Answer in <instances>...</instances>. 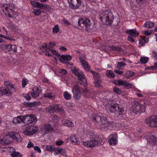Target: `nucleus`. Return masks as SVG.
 <instances>
[{"mask_svg": "<svg viewBox=\"0 0 157 157\" xmlns=\"http://www.w3.org/2000/svg\"><path fill=\"white\" fill-rule=\"evenodd\" d=\"M95 125L98 128H105L110 127L114 123L113 121H107L106 117L98 114L93 115L92 118Z\"/></svg>", "mask_w": 157, "mask_h": 157, "instance_id": "nucleus-1", "label": "nucleus"}, {"mask_svg": "<svg viewBox=\"0 0 157 157\" xmlns=\"http://www.w3.org/2000/svg\"><path fill=\"white\" fill-rule=\"evenodd\" d=\"M98 16L102 23H105L109 25H111L113 23L114 17L110 10L100 11L98 12Z\"/></svg>", "mask_w": 157, "mask_h": 157, "instance_id": "nucleus-2", "label": "nucleus"}, {"mask_svg": "<svg viewBox=\"0 0 157 157\" xmlns=\"http://www.w3.org/2000/svg\"><path fill=\"white\" fill-rule=\"evenodd\" d=\"M91 140L83 142V145L87 147H93L97 145L99 143L100 144H102V138L99 135L96 134L94 133H91L90 135Z\"/></svg>", "mask_w": 157, "mask_h": 157, "instance_id": "nucleus-3", "label": "nucleus"}, {"mask_svg": "<svg viewBox=\"0 0 157 157\" xmlns=\"http://www.w3.org/2000/svg\"><path fill=\"white\" fill-rule=\"evenodd\" d=\"M1 8L3 13L9 18L14 17L15 12L14 11L15 8L13 5L11 4L3 5Z\"/></svg>", "mask_w": 157, "mask_h": 157, "instance_id": "nucleus-4", "label": "nucleus"}, {"mask_svg": "<svg viewBox=\"0 0 157 157\" xmlns=\"http://www.w3.org/2000/svg\"><path fill=\"white\" fill-rule=\"evenodd\" d=\"M0 48L5 52L9 54H13L17 51V47L15 45L1 44Z\"/></svg>", "mask_w": 157, "mask_h": 157, "instance_id": "nucleus-5", "label": "nucleus"}, {"mask_svg": "<svg viewBox=\"0 0 157 157\" xmlns=\"http://www.w3.org/2000/svg\"><path fill=\"white\" fill-rule=\"evenodd\" d=\"M132 110L134 112L140 113H143L145 110V106L138 101H134L132 105Z\"/></svg>", "mask_w": 157, "mask_h": 157, "instance_id": "nucleus-6", "label": "nucleus"}, {"mask_svg": "<svg viewBox=\"0 0 157 157\" xmlns=\"http://www.w3.org/2000/svg\"><path fill=\"white\" fill-rule=\"evenodd\" d=\"M78 23L79 26L84 28L87 31L90 28L91 23L90 20L86 18H79Z\"/></svg>", "mask_w": 157, "mask_h": 157, "instance_id": "nucleus-7", "label": "nucleus"}, {"mask_svg": "<svg viewBox=\"0 0 157 157\" xmlns=\"http://www.w3.org/2000/svg\"><path fill=\"white\" fill-rule=\"evenodd\" d=\"M146 124L153 127H157V116H152L147 117L145 120Z\"/></svg>", "mask_w": 157, "mask_h": 157, "instance_id": "nucleus-8", "label": "nucleus"}, {"mask_svg": "<svg viewBox=\"0 0 157 157\" xmlns=\"http://www.w3.org/2000/svg\"><path fill=\"white\" fill-rule=\"evenodd\" d=\"M38 130L37 127L29 125L24 130L23 133L25 135L31 136L34 134Z\"/></svg>", "mask_w": 157, "mask_h": 157, "instance_id": "nucleus-9", "label": "nucleus"}, {"mask_svg": "<svg viewBox=\"0 0 157 157\" xmlns=\"http://www.w3.org/2000/svg\"><path fill=\"white\" fill-rule=\"evenodd\" d=\"M24 122L27 124H35L37 121L36 116L34 114L26 116L24 117Z\"/></svg>", "mask_w": 157, "mask_h": 157, "instance_id": "nucleus-10", "label": "nucleus"}, {"mask_svg": "<svg viewBox=\"0 0 157 157\" xmlns=\"http://www.w3.org/2000/svg\"><path fill=\"white\" fill-rule=\"evenodd\" d=\"M69 6L72 9H77L79 8L82 3V0H67Z\"/></svg>", "mask_w": 157, "mask_h": 157, "instance_id": "nucleus-11", "label": "nucleus"}, {"mask_svg": "<svg viewBox=\"0 0 157 157\" xmlns=\"http://www.w3.org/2000/svg\"><path fill=\"white\" fill-rule=\"evenodd\" d=\"M115 85L118 86H124L128 89L131 88L132 87V85L128 82L125 81H122L120 80H117L113 82Z\"/></svg>", "mask_w": 157, "mask_h": 157, "instance_id": "nucleus-12", "label": "nucleus"}, {"mask_svg": "<svg viewBox=\"0 0 157 157\" xmlns=\"http://www.w3.org/2000/svg\"><path fill=\"white\" fill-rule=\"evenodd\" d=\"M62 109L60 107V105H56L48 106L46 109V111L47 112L52 113L54 112H58L61 110Z\"/></svg>", "mask_w": 157, "mask_h": 157, "instance_id": "nucleus-13", "label": "nucleus"}, {"mask_svg": "<svg viewBox=\"0 0 157 157\" xmlns=\"http://www.w3.org/2000/svg\"><path fill=\"white\" fill-rule=\"evenodd\" d=\"M7 134L10 138H12L18 142H21L22 140V138L21 137L18 133L17 132H8Z\"/></svg>", "mask_w": 157, "mask_h": 157, "instance_id": "nucleus-14", "label": "nucleus"}, {"mask_svg": "<svg viewBox=\"0 0 157 157\" xmlns=\"http://www.w3.org/2000/svg\"><path fill=\"white\" fill-rule=\"evenodd\" d=\"M40 49H44L43 51L44 52H47L49 51L52 53L53 54L55 55L56 56L58 57H61V56L58 54V52L55 50H54L49 48H48V46L46 44H44L41 47Z\"/></svg>", "mask_w": 157, "mask_h": 157, "instance_id": "nucleus-15", "label": "nucleus"}, {"mask_svg": "<svg viewBox=\"0 0 157 157\" xmlns=\"http://www.w3.org/2000/svg\"><path fill=\"white\" fill-rule=\"evenodd\" d=\"M117 112L118 118L121 119H123L124 116V108L122 105L118 104Z\"/></svg>", "mask_w": 157, "mask_h": 157, "instance_id": "nucleus-16", "label": "nucleus"}, {"mask_svg": "<svg viewBox=\"0 0 157 157\" xmlns=\"http://www.w3.org/2000/svg\"><path fill=\"white\" fill-rule=\"evenodd\" d=\"M83 86L84 88L82 90L81 89V87H80L78 85H74L72 89V92L73 93H81V91L82 92L87 93L88 90L86 89L85 86Z\"/></svg>", "mask_w": 157, "mask_h": 157, "instance_id": "nucleus-17", "label": "nucleus"}, {"mask_svg": "<svg viewBox=\"0 0 157 157\" xmlns=\"http://www.w3.org/2000/svg\"><path fill=\"white\" fill-rule=\"evenodd\" d=\"M11 142L12 140L8 134L0 140V143L3 145L9 144Z\"/></svg>", "mask_w": 157, "mask_h": 157, "instance_id": "nucleus-18", "label": "nucleus"}, {"mask_svg": "<svg viewBox=\"0 0 157 157\" xmlns=\"http://www.w3.org/2000/svg\"><path fill=\"white\" fill-rule=\"evenodd\" d=\"M118 106V104L117 103H112L110 105L109 104L107 105V107L111 113H115L117 112Z\"/></svg>", "mask_w": 157, "mask_h": 157, "instance_id": "nucleus-19", "label": "nucleus"}, {"mask_svg": "<svg viewBox=\"0 0 157 157\" xmlns=\"http://www.w3.org/2000/svg\"><path fill=\"white\" fill-rule=\"evenodd\" d=\"M126 33L129 35V36H131L134 37L138 36L139 35V33L135 29H128L126 31Z\"/></svg>", "mask_w": 157, "mask_h": 157, "instance_id": "nucleus-20", "label": "nucleus"}, {"mask_svg": "<svg viewBox=\"0 0 157 157\" xmlns=\"http://www.w3.org/2000/svg\"><path fill=\"white\" fill-rule=\"evenodd\" d=\"M80 74L81 75L77 77L78 80L81 81L80 84L83 85V86H85L87 83V80L85 75L82 72H81Z\"/></svg>", "mask_w": 157, "mask_h": 157, "instance_id": "nucleus-21", "label": "nucleus"}, {"mask_svg": "<svg viewBox=\"0 0 157 157\" xmlns=\"http://www.w3.org/2000/svg\"><path fill=\"white\" fill-rule=\"evenodd\" d=\"M40 91L36 86L33 87L31 92L32 96L33 98H36L39 96V93Z\"/></svg>", "mask_w": 157, "mask_h": 157, "instance_id": "nucleus-22", "label": "nucleus"}, {"mask_svg": "<svg viewBox=\"0 0 157 157\" xmlns=\"http://www.w3.org/2000/svg\"><path fill=\"white\" fill-rule=\"evenodd\" d=\"M0 94L1 95H6L8 96H10L11 94L5 87L2 86L0 87Z\"/></svg>", "mask_w": 157, "mask_h": 157, "instance_id": "nucleus-23", "label": "nucleus"}, {"mask_svg": "<svg viewBox=\"0 0 157 157\" xmlns=\"http://www.w3.org/2000/svg\"><path fill=\"white\" fill-rule=\"evenodd\" d=\"M24 116H18L13 119L12 122L14 124H18L21 123V122H24Z\"/></svg>", "mask_w": 157, "mask_h": 157, "instance_id": "nucleus-24", "label": "nucleus"}, {"mask_svg": "<svg viewBox=\"0 0 157 157\" xmlns=\"http://www.w3.org/2000/svg\"><path fill=\"white\" fill-rule=\"evenodd\" d=\"M157 140V139L153 135H151L149 136L147 139V141L149 143L151 144L152 145H154L156 144Z\"/></svg>", "mask_w": 157, "mask_h": 157, "instance_id": "nucleus-25", "label": "nucleus"}, {"mask_svg": "<svg viewBox=\"0 0 157 157\" xmlns=\"http://www.w3.org/2000/svg\"><path fill=\"white\" fill-rule=\"evenodd\" d=\"M62 124L68 127H72L73 126V124L70 121L66 119H63L62 121Z\"/></svg>", "mask_w": 157, "mask_h": 157, "instance_id": "nucleus-26", "label": "nucleus"}, {"mask_svg": "<svg viewBox=\"0 0 157 157\" xmlns=\"http://www.w3.org/2000/svg\"><path fill=\"white\" fill-rule=\"evenodd\" d=\"M81 64L82 65L84 68L85 70L87 71H89L90 69V68L87 62L86 61H83L81 60Z\"/></svg>", "mask_w": 157, "mask_h": 157, "instance_id": "nucleus-27", "label": "nucleus"}, {"mask_svg": "<svg viewBox=\"0 0 157 157\" xmlns=\"http://www.w3.org/2000/svg\"><path fill=\"white\" fill-rule=\"evenodd\" d=\"M70 139L72 143H75V144H78L79 139L76 136H72L70 137Z\"/></svg>", "mask_w": 157, "mask_h": 157, "instance_id": "nucleus-28", "label": "nucleus"}, {"mask_svg": "<svg viewBox=\"0 0 157 157\" xmlns=\"http://www.w3.org/2000/svg\"><path fill=\"white\" fill-rule=\"evenodd\" d=\"M126 64L124 62H119L117 64L116 67L119 70L124 68Z\"/></svg>", "mask_w": 157, "mask_h": 157, "instance_id": "nucleus-29", "label": "nucleus"}, {"mask_svg": "<svg viewBox=\"0 0 157 157\" xmlns=\"http://www.w3.org/2000/svg\"><path fill=\"white\" fill-rule=\"evenodd\" d=\"M4 85L7 88H8V89H10L12 90L13 91L15 90V88L9 81H6L5 82Z\"/></svg>", "mask_w": 157, "mask_h": 157, "instance_id": "nucleus-30", "label": "nucleus"}, {"mask_svg": "<svg viewBox=\"0 0 157 157\" xmlns=\"http://www.w3.org/2000/svg\"><path fill=\"white\" fill-rule=\"evenodd\" d=\"M44 96L45 98L51 99H54L55 98V94L53 93H44Z\"/></svg>", "mask_w": 157, "mask_h": 157, "instance_id": "nucleus-31", "label": "nucleus"}, {"mask_svg": "<svg viewBox=\"0 0 157 157\" xmlns=\"http://www.w3.org/2000/svg\"><path fill=\"white\" fill-rule=\"evenodd\" d=\"M10 156L11 157H21L22 155L19 152L14 151L11 152Z\"/></svg>", "mask_w": 157, "mask_h": 157, "instance_id": "nucleus-32", "label": "nucleus"}, {"mask_svg": "<svg viewBox=\"0 0 157 157\" xmlns=\"http://www.w3.org/2000/svg\"><path fill=\"white\" fill-rule=\"evenodd\" d=\"M37 8L40 9H43L44 10L48 9L49 8V6L48 5L46 4H43V3H40L38 2V4Z\"/></svg>", "mask_w": 157, "mask_h": 157, "instance_id": "nucleus-33", "label": "nucleus"}, {"mask_svg": "<svg viewBox=\"0 0 157 157\" xmlns=\"http://www.w3.org/2000/svg\"><path fill=\"white\" fill-rule=\"evenodd\" d=\"M72 72L74 74V75L77 76H79L80 73L82 71H79L78 68L76 67L73 68L71 69Z\"/></svg>", "mask_w": 157, "mask_h": 157, "instance_id": "nucleus-34", "label": "nucleus"}, {"mask_svg": "<svg viewBox=\"0 0 157 157\" xmlns=\"http://www.w3.org/2000/svg\"><path fill=\"white\" fill-rule=\"evenodd\" d=\"M44 128L45 131L48 132L52 131L53 129V127L51 124H45Z\"/></svg>", "mask_w": 157, "mask_h": 157, "instance_id": "nucleus-35", "label": "nucleus"}, {"mask_svg": "<svg viewBox=\"0 0 157 157\" xmlns=\"http://www.w3.org/2000/svg\"><path fill=\"white\" fill-rule=\"evenodd\" d=\"M106 75L109 78H113L115 76V74L110 70H107L106 71Z\"/></svg>", "mask_w": 157, "mask_h": 157, "instance_id": "nucleus-36", "label": "nucleus"}, {"mask_svg": "<svg viewBox=\"0 0 157 157\" xmlns=\"http://www.w3.org/2000/svg\"><path fill=\"white\" fill-rule=\"evenodd\" d=\"M144 27L148 28H151L154 27V24L152 22L147 21L145 22Z\"/></svg>", "mask_w": 157, "mask_h": 157, "instance_id": "nucleus-37", "label": "nucleus"}, {"mask_svg": "<svg viewBox=\"0 0 157 157\" xmlns=\"http://www.w3.org/2000/svg\"><path fill=\"white\" fill-rule=\"evenodd\" d=\"M9 24V25L8 26L11 28V29L13 31L15 32H18V29L17 26H15L12 22H10Z\"/></svg>", "mask_w": 157, "mask_h": 157, "instance_id": "nucleus-38", "label": "nucleus"}, {"mask_svg": "<svg viewBox=\"0 0 157 157\" xmlns=\"http://www.w3.org/2000/svg\"><path fill=\"white\" fill-rule=\"evenodd\" d=\"M109 144L111 145H114L116 144L117 143V140L115 137H113L108 141Z\"/></svg>", "mask_w": 157, "mask_h": 157, "instance_id": "nucleus-39", "label": "nucleus"}, {"mask_svg": "<svg viewBox=\"0 0 157 157\" xmlns=\"http://www.w3.org/2000/svg\"><path fill=\"white\" fill-rule=\"evenodd\" d=\"M110 49L111 50H113L117 51H122V48L119 47L115 45H112L109 46Z\"/></svg>", "mask_w": 157, "mask_h": 157, "instance_id": "nucleus-40", "label": "nucleus"}, {"mask_svg": "<svg viewBox=\"0 0 157 157\" xmlns=\"http://www.w3.org/2000/svg\"><path fill=\"white\" fill-rule=\"evenodd\" d=\"M134 75V73L132 71H128L124 74V77L127 78H129L133 76Z\"/></svg>", "mask_w": 157, "mask_h": 157, "instance_id": "nucleus-41", "label": "nucleus"}, {"mask_svg": "<svg viewBox=\"0 0 157 157\" xmlns=\"http://www.w3.org/2000/svg\"><path fill=\"white\" fill-rule=\"evenodd\" d=\"M74 99L76 100H78L81 97V93H73Z\"/></svg>", "mask_w": 157, "mask_h": 157, "instance_id": "nucleus-42", "label": "nucleus"}, {"mask_svg": "<svg viewBox=\"0 0 157 157\" xmlns=\"http://www.w3.org/2000/svg\"><path fill=\"white\" fill-rule=\"evenodd\" d=\"M64 61H67L71 59L72 58L71 56L70 55L65 56L63 55L61 57Z\"/></svg>", "mask_w": 157, "mask_h": 157, "instance_id": "nucleus-43", "label": "nucleus"}, {"mask_svg": "<svg viewBox=\"0 0 157 157\" xmlns=\"http://www.w3.org/2000/svg\"><path fill=\"white\" fill-rule=\"evenodd\" d=\"M93 76L95 80L102 82L100 79V75L98 73L96 72Z\"/></svg>", "mask_w": 157, "mask_h": 157, "instance_id": "nucleus-44", "label": "nucleus"}, {"mask_svg": "<svg viewBox=\"0 0 157 157\" xmlns=\"http://www.w3.org/2000/svg\"><path fill=\"white\" fill-rule=\"evenodd\" d=\"M52 120L55 123H57L58 121V117L55 114H53L51 116Z\"/></svg>", "mask_w": 157, "mask_h": 157, "instance_id": "nucleus-45", "label": "nucleus"}, {"mask_svg": "<svg viewBox=\"0 0 157 157\" xmlns=\"http://www.w3.org/2000/svg\"><path fill=\"white\" fill-rule=\"evenodd\" d=\"M113 90L114 93L118 94H119L121 93V90L119 88L116 86H114L113 88Z\"/></svg>", "mask_w": 157, "mask_h": 157, "instance_id": "nucleus-46", "label": "nucleus"}, {"mask_svg": "<svg viewBox=\"0 0 157 157\" xmlns=\"http://www.w3.org/2000/svg\"><path fill=\"white\" fill-rule=\"evenodd\" d=\"M55 147L53 145H48L47 146L46 150L47 151H54Z\"/></svg>", "mask_w": 157, "mask_h": 157, "instance_id": "nucleus-47", "label": "nucleus"}, {"mask_svg": "<svg viewBox=\"0 0 157 157\" xmlns=\"http://www.w3.org/2000/svg\"><path fill=\"white\" fill-rule=\"evenodd\" d=\"M149 59L147 57H141L140 61L142 63H146L148 61Z\"/></svg>", "mask_w": 157, "mask_h": 157, "instance_id": "nucleus-48", "label": "nucleus"}, {"mask_svg": "<svg viewBox=\"0 0 157 157\" xmlns=\"http://www.w3.org/2000/svg\"><path fill=\"white\" fill-rule=\"evenodd\" d=\"M63 96L67 100H69L71 98V95L67 91L64 92Z\"/></svg>", "mask_w": 157, "mask_h": 157, "instance_id": "nucleus-49", "label": "nucleus"}, {"mask_svg": "<svg viewBox=\"0 0 157 157\" xmlns=\"http://www.w3.org/2000/svg\"><path fill=\"white\" fill-rule=\"evenodd\" d=\"M59 28L58 25H55L52 29L53 32L54 33H57L59 31Z\"/></svg>", "mask_w": 157, "mask_h": 157, "instance_id": "nucleus-50", "label": "nucleus"}, {"mask_svg": "<svg viewBox=\"0 0 157 157\" xmlns=\"http://www.w3.org/2000/svg\"><path fill=\"white\" fill-rule=\"evenodd\" d=\"M33 13L35 15L38 16L41 13V11L40 9H34L33 12Z\"/></svg>", "mask_w": 157, "mask_h": 157, "instance_id": "nucleus-51", "label": "nucleus"}, {"mask_svg": "<svg viewBox=\"0 0 157 157\" xmlns=\"http://www.w3.org/2000/svg\"><path fill=\"white\" fill-rule=\"evenodd\" d=\"M134 37L131 36H129L128 37V41L131 43H133L135 42Z\"/></svg>", "mask_w": 157, "mask_h": 157, "instance_id": "nucleus-52", "label": "nucleus"}, {"mask_svg": "<svg viewBox=\"0 0 157 157\" xmlns=\"http://www.w3.org/2000/svg\"><path fill=\"white\" fill-rule=\"evenodd\" d=\"M28 82V81L26 79H23L22 81V84L23 87H25Z\"/></svg>", "mask_w": 157, "mask_h": 157, "instance_id": "nucleus-53", "label": "nucleus"}, {"mask_svg": "<svg viewBox=\"0 0 157 157\" xmlns=\"http://www.w3.org/2000/svg\"><path fill=\"white\" fill-rule=\"evenodd\" d=\"M40 102L39 101H34L33 102L31 103V104H30V105L31 106H38L40 104Z\"/></svg>", "mask_w": 157, "mask_h": 157, "instance_id": "nucleus-54", "label": "nucleus"}, {"mask_svg": "<svg viewBox=\"0 0 157 157\" xmlns=\"http://www.w3.org/2000/svg\"><path fill=\"white\" fill-rule=\"evenodd\" d=\"M101 82H100L99 81H96L94 82V84L95 86L96 87H102V85L100 83Z\"/></svg>", "mask_w": 157, "mask_h": 157, "instance_id": "nucleus-55", "label": "nucleus"}, {"mask_svg": "<svg viewBox=\"0 0 157 157\" xmlns=\"http://www.w3.org/2000/svg\"><path fill=\"white\" fill-rule=\"evenodd\" d=\"M114 72L117 74H118L119 75H122L123 74L124 72L122 71H119L118 70L116 69L114 70Z\"/></svg>", "mask_w": 157, "mask_h": 157, "instance_id": "nucleus-56", "label": "nucleus"}, {"mask_svg": "<svg viewBox=\"0 0 157 157\" xmlns=\"http://www.w3.org/2000/svg\"><path fill=\"white\" fill-rule=\"evenodd\" d=\"M86 58V56H85L83 54H81V57H80L79 58V59L80 61L82 63V61L81 60H83V61H86L85 60V59Z\"/></svg>", "mask_w": 157, "mask_h": 157, "instance_id": "nucleus-57", "label": "nucleus"}, {"mask_svg": "<svg viewBox=\"0 0 157 157\" xmlns=\"http://www.w3.org/2000/svg\"><path fill=\"white\" fill-rule=\"evenodd\" d=\"M62 21L64 24H66V25H69L71 24L69 22L67 19L65 18H64L62 20Z\"/></svg>", "mask_w": 157, "mask_h": 157, "instance_id": "nucleus-58", "label": "nucleus"}, {"mask_svg": "<svg viewBox=\"0 0 157 157\" xmlns=\"http://www.w3.org/2000/svg\"><path fill=\"white\" fill-rule=\"evenodd\" d=\"M61 150H63V148H57L55 149V152L56 153V154H58V153H60V152L61 151Z\"/></svg>", "mask_w": 157, "mask_h": 157, "instance_id": "nucleus-59", "label": "nucleus"}, {"mask_svg": "<svg viewBox=\"0 0 157 157\" xmlns=\"http://www.w3.org/2000/svg\"><path fill=\"white\" fill-rule=\"evenodd\" d=\"M34 149L39 153H40L41 152L40 149L37 146H35L34 147Z\"/></svg>", "mask_w": 157, "mask_h": 157, "instance_id": "nucleus-60", "label": "nucleus"}, {"mask_svg": "<svg viewBox=\"0 0 157 157\" xmlns=\"http://www.w3.org/2000/svg\"><path fill=\"white\" fill-rule=\"evenodd\" d=\"M24 97L25 99L27 101L29 100L31 98V97L29 94H26Z\"/></svg>", "mask_w": 157, "mask_h": 157, "instance_id": "nucleus-61", "label": "nucleus"}, {"mask_svg": "<svg viewBox=\"0 0 157 157\" xmlns=\"http://www.w3.org/2000/svg\"><path fill=\"white\" fill-rule=\"evenodd\" d=\"M33 146L34 144L33 143H32L30 141H29L27 146V148H29L31 147H33Z\"/></svg>", "mask_w": 157, "mask_h": 157, "instance_id": "nucleus-62", "label": "nucleus"}, {"mask_svg": "<svg viewBox=\"0 0 157 157\" xmlns=\"http://www.w3.org/2000/svg\"><path fill=\"white\" fill-rule=\"evenodd\" d=\"M31 2V4L34 6H35V7H38V2H35L34 1H32Z\"/></svg>", "mask_w": 157, "mask_h": 157, "instance_id": "nucleus-63", "label": "nucleus"}, {"mask_svg": "<svg viewBox=\"0 0 157 157\" xmlns=\"http://www.w3.org/2000/svg\"><path fill=\"white\" fill-rule=\"evenodd\" d=\"M60 72L63 74H65L67 73V70L64 69H62L60 71Z\"/></svg>", "mask_w": 157, "mask_h": 157, "instance_id": "nucleus-64", "label": "nucleus"}]
</instances>
